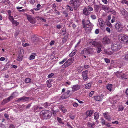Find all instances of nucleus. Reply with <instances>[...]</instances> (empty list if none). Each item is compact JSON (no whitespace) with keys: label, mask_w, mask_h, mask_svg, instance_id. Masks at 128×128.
Masks as SVG:
<instances>
[{"label":"nucleus","mask_w":128,"mask_h":128,"mask_svg":"<svg viewBox=\"0 0 128 128\" xmlns=\"http://www.w3.org/2000/svg\"><path fill=\"white\" fill-rule=\"evenodd\" d=\"M25 107V105L24 104H22L19 106V109L22 110L24 109V108Z\"/></svg>","instance_id":"e433bc0d"},{"label":"nucleus","mask_w":128,"mask_h":128,"mask_svg":"<svg viewBox=\"0 0 128 128\" xmlns=\"http://www.w3.org/2000/svg\"><path fill=\"white\" fill-rule=\"evenodd\" d=\"M81 54H84L85 55L89 54L87 48H84L83 50H82L81 52Z\"/></svg>","instance_id":"412c9836"},{"label":"nucleus","mask_w":128,"mask_h":128,"mask_svg":"<svg viewBox=\"0 0 128 128\" xmlns=\"http://www.w3.org/2000/svg\"><path fill=\"white\" fill-rule=\"evenodd\" d=\"M87 10L89 11H92L93 10V9L92 7L90 6H89L88 7Z\"/></svg>","instance_id":"c03bdc74"},{"label":"nucleus","mask_w":128,"mask_h":128,"mask_svg":"<svg viewBox=\"0 0 128 128\" xmlns=\"http://www.w3.org/2000/svg\"><path fill=\"white\" fill-rule=\"evenodd\" d=\"M119 40L124 44H128V36L123 34H119L118 36Z\"/></svg>","instance_id":"f03ea898"},{"label":"nucleus","mask_w":128,"mask_h":128,"mask_svg":"<svg viewBox=\"0 0 128 128\" xmlns=\"http://www.w3.org/2000/svg\"><path fill=\"white\" fill-rule=\"evenodd\" d=\"M35 2L34 0H30V4H33Z\"/></svg>","instance_id":"052dcab7"},{"label":"nucleus","mask_w":128,"mask_h":128,"mask_svg":"<svg viewBox=\"0 0 128 128\" xmlns=\"http://www.w3.org/2000/svg\"><path fill=\"white\" fill-rule=\"evenodd\" d=\"M90 17L93 20H95L96 18V16L95 15L92 14L91 15Z\"/></svg>","instance_id":"a18cd8bd"},{"label":"nucleus","mask_w":128,"mask_h":128,"mask_svg":"<svg viewBox=\"0 0 128 128\" xmlns=\"http://www.w3.org/2000/svg\"><path fill=\"white\" fill-rule=\"evenodd\" d=\"M87 125L90 128H94L95 126V124L94 122L91 123L88 122L87 123Z\"/></svg>","instance_id":"a211bd4d"},{"label":"nucleus","mask_w":128,"mask_h":128,"mask_svg":"<svg viewBox=\"0 0 128 128\" xmlns=\"http://www.w3.org/2000/svg\"><path fill=\"white\" fill-rule=\"evenodd\" d=\"M80 88L79 86L78 85L74 86L72 87V90L73 92H75L78 90Z\"/></svg>","instance_id":"4be33fe9"},{"label":"nucleus","mask_w":128,"mask_h":128,"mask_svg":"<svg viewBox=\"0 0 128 128\" xmlns=\"http://www.w3.org/2000/svg\"><path fill=\"white\" fill-rule=\"evenodd\" d=\"M101 123L102 125H104L108 127L110 126V125L109 124H108L106 122L105 120L104 119L101 118Z\"/></svg>","instance_id":"5701e85b"},{"label":"nucleus","mask_w":128,"mask_h":128,"mask_svg":"<svg viewBox=\"0 0 128 128\" xmlns=\"http://www.w3.org/2000/svg\"><path fill=\"white\" fill-rule=\"evenodd\" d=\"M4 116L5 117L8 119L9 117L8 115L7 114H4Z\"/></svg>","instance_id":"69168bd1"},{"label":"nucleus","mask_w":128,"mask_h":128,"mask_svg":"<svg viewBox=\"0 0 128 128\" xmlns=\"http://www.w3.org/2000/svg\"><path fill=\"white\" fill-rule=\"evenodd\" d=\"M76 52V50H73L69 54V56L70 57H72L75 54Z\"/></svg>","instance_id":"b1692460"},{"label":"nucleus","mask_w":128,"mask_h":128,"mask_svg":"<svg viewBox=\"0 0 128 128\" xmlns=\"http://www.w3.org/2000/svg\"><path fill=\"white\" fill-rule=\"evenodd\" d=\"M67 6L68 7V8H67L69 10H70L71 11H72L73 10V9L71 7L68 5Z\"/></svg>","instance_id":"5fc2aeb1"},{"label":"nucleus","mask_w":128,"mask_h":128,"mask_svg":"<svg viewBox=\"0 0 128 128\" xmlns=\"http://www.w3.org/2000/svg\"><path fill=\"white\" fill-rule=\"evenodd\" d=\"M104 60L107 63H109L110 62V60L108 58H104Z\"/></svg>","instance_id":"864d4df0"},{"label":"nucleus","mask_w":128,"mask_h":128,"mask_svg":"<svg viewBox=\"0 0 128 128\" xmlns=\"http://www.w3.org/2000/svg\"><path fill=\"white\" fill-rule=\"evenodd\" d=\"M106 23L107 25L110 27L111 26V24L109 21H106Z\"/></svg>","instance_id":"58836bf2"},{"label":"nucleus","mask_w":128,"mask_h":128,"mask_svg":"<svg viewBox=\"0 0 128 128\" xmlns=\"http://www.w3.org/2000/svg\"><path fill=\"white\" fill-rule=\"evenodd\" d=\"M54 75V74L53 73H51V74H49L48 75V78H50L52 77Z\"/></svg>","instance_id":"3c124183"},{"label":"nucleus","mask_w":128,"mask_h":128,"mask_svg":"<svg viewBox=\"0 0 128 128\" xmlns=\"http://www.w3.org/2000/svg\"><path fill=\"white\" fill-rule=\"evenodd\" d=\"M99 115L98 114L97 112H95L94 114V118L95 120L99 118Z\"/></svg>","instance_id":"2f4dec72"},{"label":"nucleus","mask_w":128,"mask_h":128,"mask_svg":"<svg viewBox=\"0 0 128 128\" xmlns=\"http://www.w3.org/2000/svg\"><path fill=\"white\" fill-rule=\"evenodd\" d=\"M87 48L89 53V54H91L94 52V50L92 48Z\"/></svg>","instance_id":"bb28decb"},{"label":"nucleus","mask_w":128,"mask_h":128,"mask_svg":"<svg viewBox=\"0 0 128 128\" xmlns=\"http://www.w3.org/2000/svg\"><path fill=\"white\" fill-rule=\"evenodd\" d=\"M94 94V92L93 91H91L89 94V96L90 97H92Z\"/></svg>","instance_id":"8fccbe9b"},{"label":"nucleus","mask_w":128,"mask_h":128,"mask_svg":"<svg viewBox=\"0 0 128 128\" xmlns=\"http://www.w3.org/2000/svg\"><path fill=\"white\" fill-rule=\"evenodd\" d=\"M51 103H50L46 102L44 104L43 106L45 107V108H47L48 106L50 105Z\"/></svg>","instance_id":"c85d7f7f"},{"label":"nucleus","mask_w":128,"mask_h":128,"mask_svg":"<svg viewBox=\"0 0 128 128\" xmlns=\"http://www.w3.org/2000/svg\"><path fill=\"white\" fill-rule=\"evenodd\" d=\"M74 60V58H70L62 65V67L66 68L68 66L73 62Z\"/></svg>","instance_id":"423d86ee"},{"label":"nucleus","mask_w":128,"mask_h":128,"mask_svg":"<svg viewBox=\"0 0 128 128\" xmlns=\"http://www.w3.org/2000/svg\"><path fill=\"white\" fill-rule=\"evenodd\" d=\"M106 88L108 90L111 91L112 88V84H108L106 86Z\"/></svg>","instance_id":"cd10ccee"},{"label":"nucleus","mask_w":128,"mask_h":128,"mask_svg":"<svg viewBox=\"0 0 128 128\" xmlns=\"http://www.w3.org/2000/svg\"><path fill=\"white\" fill-rule=\"evenodd\" d=\"M35 58V56L34 55H31L30 58L29 59L30 60H32L34 59Z\"/></svg>","instance_id":"de8ad7c7"},{"label":"nucleus","mask_w":128,"mask_h":128,"mask_svg":"<svg viewBox=\"0 0 128 128\" xmlns=\"http://www.w3.org/2000/svg\"><path fill=\"white\" fill-rule=\"evenodd\" d=\"M31 106V103L28 104L26 108V109H29Z\"/></svg>","instance_id":"6e6d98bb"},{"label":"nucleus","mask_w":128,"mask_h":128,"mask_svg":"<svg viewBox=\"0 0 128 128\" xmlns=\"http://www.w3.org/2000/svg\"><path fill=\"white\" fill-rule=\"evenodd\" d=\"M94 99L96 101H101L102 99V97L100 96H97L93 97Z\"/></svg>","instance_id":"6ab92c4d"},{"label":"nucleus","mask_w":128,"mask_h":128,"mask_svg":"<svg viewBox=\"0 0 128 128\" xmlns=\"http://www.w3.org/2000/svg\"><path fill=\"white\" fill-rule=\"evenodd\" d=\"M88 72V70H87L82 72V77L84 80H86L88 79L87 75Z\"/></svg>","instance_id":"f8f14e48"},{"label":"nucleus","mask_w":128,"mask_h":128,"mask_svg":"<svg viewBox=\"0 0 128 128\" xmlns=\"http://www.w3.org/2000/svg\"><path fill=\"white\" fill-rule=\"evenodd\" d=\"M121 25L120 22H118L115 25L116 29L117 30L118 32H121L122 31V28L121 27Z\"/></svg>","instance_id":"6e6552de"},{"label":"nucleus","mask_w":128,"mask_h":128,"mask_svg":"<svg viewBox=\"0 0 128 128\" xmlns=\"http://www.w3.org/2000/svg\"><path fill=\"white\" fill-rule=\"evenodd\" d=\"M95 32L96 34H98L99 32V30L98 29H96L95 31Z\"/></svg>","instance_id":"0e129e2a"},{"label":"nucleus","mask_w":128,"mask_h":128,"mask_svg":"<svg viewBox=\"0 0 128 128\" xmlns=\"http://www.w3.org/2000/svg\"><path fill=\"white\" fill-rule=\"evenodd\" d=\"M31 82V79L29 78H26L25 80V82L26 83H28Z\"/></svg>","instance_id":"c9c22d12"},{"label":"nucleus","mask_w":128,"mask_h":128,"mask_svg":"<svg viewBox=\"0 0 128 128\" xmlns=\"http://www.w3.org/2000/svg\"><path fill=\"white\" fill-rule=\"evenodd\" d=\"M106 30L108 32H110V28L108 27H107L106 28Z\"/></svg>","instance_id":"680f3d73"},{"label":"nucleus","mask_w":128,"mask_h":128,"mask_svg":"<svg viewBox=\"0 0 128 128\" xmlns=\"http://www.w3.org/2000/svg\"><path fill=\"white\" fill-rule=\"evenodd\" d=\"M98 21L100 28L101 29H102L104 27L105 25L104 22L101 18H99Z\"/></svg>","instance_id":"ddd939ff"},{"label":"nucleus","mask_w":128,"mask_h":128,"mask_svg":"<svg viewBox=\"0 0 128 128\" xmlns=\"http://www.w3.org/2000/svg\"><path fill=\"white\" fill-rule=\"evenodd\" d=\"M94 8L96 11H98L100 8V6H99L95 4L94 6Z\"/></svg>","instance_id":"f704fd0d"},{"label":"nucleus","mask_w":128,"mask_h":128,"mask_svg":"<svg viewBox=\"0 0 128 128\" xmlns=\"http://www.w3.org/2000/svg\"><path fill=\"white\" fill-rule=\"evenodd\" d=\"M117 43L116 41L112 43V51H116L121 48V46Z\"/></svg>","instance_id":"39448f33"},{"label":"nucleus","mask_w":128,"mask_h":128,"mask_svg":"<svg viewBox=\"0 0 128 128\" xmlns=\"http://www.w3.org/2000/svg\"><path fill=\"white\" fill-rule=\"evenodd\" d=\"M9 128H15V127L13 124H11Z\"/></svg>","instance_id":"338daca9"},{"label":"nucleus","mask_w":128,"mask_h":128,"mask_svg":"<svg viewBox=\"0 0 128 128\" xmlns=\"http://www.w3.org/2000/svg\"><path fill=\"white\" fill-rule=\"evenodd\" d=\"M99 47H98L97 48V53H99L102 50H101V48H98Z\"/></svg>","instance_id":"603ef678"},{"label":"nucleus","mask_w":128,"mask_h":128,"mask_svg":"<svg viewBox=\"0 0 128 128\" xmlns=\"http://www.w3.org/2000/svg\"><path fill=\"white\" fill-rule=\"evenodd\" d=\"M120 10L121 12V14L122 15L125 16L127 15L128 13L124 8H120Z\"/></svg>","instance_id":"2eb2a0df"},{"label":"nucleus","mask_w":128,"mask_h":128,"mask_svg":"<svg viewBox=\"0 0 128 128\" xmlns=\"http://www.w3.org/2000/svg\"><path fill=\"white\" fill-rule=\"evenodd\" d=\"M92 45L97 47H101L102 46L101 43L100 42L94 41L92 42Z\"/></svg>","instance_id":"dca6fc26"},{"label":"nucleus","mask_w":128,"mask_h":128,"mask_svg":"<svg viewBox=\"0 0 128 128\" xmlns=\"http://www.w3.org/2000/svg\"><path fill=\"white\" fill-rule=\"evenodd\" d=\"M94 25L92 24L89 20H87L85 24L83 26V27L84 28L86 32L89 33L92 30Z\"/></svg>","instance_id":"f257e3e1"},{"label":"nucleus","mask_w":128,"mask_h":128,"mask_svg":"<svg viewBox=\"0 0 128 128\" xmlns=\"http://www.w3.org/2000/svg\"><path fill=\"white\" fill-rule=\"evenodd\" d=\"M67 60V58H65L62 61L60 62L59 63L60 64H62L64 62L66 61Z\"/></svg>","instance_id":"79ce46f5"},{"label":"nucleus","mask_w":128,"mask_h":128,"mask_svg":"<svg viewBox=\"0 0 128 128\" xmlns=\"http://www.w3.org/2000/svg\"><path fill=\"white\" fill-rule=\"evenodd\" d=\"M11 22L13 24L15 25L16 26H17L19 24V22H18L14 20L11 21Z\"/></svg>","instance_id":"72a5a7b5"},{"label":"nucleus","mask_w":128,"mask_h":128,"mask_svg":"<svg viewBox=\"0 0 128 128\" xmlns=\"http://www.w3.org/2000/svg\"><path fill=\"white\" fill-rule=\"evenodd\" d=\"M55 42L54 40H52L50 44L51 46L54 45Z\"/></svg>","instance_id":"4d7b16f0"},{"label":"nucleus","mask_w":128,"mask_h":128,"mask_svg":"<svg viewBox=\"0 0 128 128\" xmlns=\"http://www.w3.org/2000/svg\"><path fill=\"white\" fill-rule=\"evenodd\" d=\"M9 18L10 20L11 21H12V20H13L14 19V18H13V17L11 16H9Z\"/></svg>","instance_id":"bf43d9fd"},{"label":"nucleus","mask_w":128,"mask_h":128,"mask_svg":"<svg viewBox=\"0 0 128 128\" xmlns=\"http://www.w3.org/2000/svg\"><path fill=\"white\" fill-rule=\"evenodd\" d=\"M124 109V108L123 106H120L119 107V110L122 111Z\"/></svg>","instance_id":"13d9d810"},{"label":"nucleus","mask_w":128,"mask_h":128,"mask_svg":"<svg viewBox=\"0 0 128 128\" xmlns=\"http://www.w3.org/2000/svg\"><path fill=\"white\" fill-rule=\"evenodd\" d=\"M83 12L86 16L89 15L90 13V12L88 11V10L86 8H85L83 10Z\"/></svg>","instance_id":"393cba45"},{"label":"nucleus","mask_w":128,"mask_h":128,"mask_svg":"<svg viewBox=\"0 0 128 128\" xmlns=\"http://www.w3.org/2000/svg\"><path fill=\"white\" fill-rule=\"evenodd\" d=\"M40 113L41 115L45 119L49 118L52 115L51 112L48 110H43L40 112Z\"/></svg>","instance_id":"20e7f679"},{"label":"nucleus","mask_w":128,"mask_h":128,"mask_svg":"<svg viewBox=\"0 0 128 128\" xmlns=\"http://www.w3.org/2000/svg\"><path fill=\"white\" fill-rule=\"evenodd\" d=\"M14 97L12 96H9L7 98L4 100L2 102V105H4L6 104L10 101Z\"/></svg>","instance_id":"9d476101"},{"label":"nucleus","mask_w":128,"mask_h":128,"mask_svg":"<svg viewBox=\"0 0 128 128\" xmlns=\"http://www.w3.org/2000/svg\"><path fill=\"white\" fill-rule=\"evenodd\" d=\"M22 59V55H19L18 56L16 60L18 61H21Z\"/></svg>","instance_id":"7c9ffc66"},{"label":"nucleus","mask_w":128,"mask_h":128,"mask_svg":"<svg viewBox=\"0 0 128 128\" xmlns=\"http://www.w3.org/2000/svg\"><path fill=\"white\" fill-rule=\"evenodd\" d=\"M112 14L114 15V16H112V23H113L114 22L116 19L118 17V14H116L115 10H112Z\"/></svg>","instance_id":"f3484780"},{"label":"nucleus","mask_w":128,"mask_h":128,"mask_svg":"<svg viewBox=\"0 0 128 128\" xmlns=\"http://www.w3.org/2000/svg\"><path fill=\"white\" fill-rule=\"evenodd\" d=\"M121 2L122 4H124V3L126 4H128V2L126 0H122Z\"/></svg>","instance_id":"a19ab883"},{"label":"nucleus","mask_w":128,"mask_h":128,"mask_svg":"<svg viewBox=\"0 0 128 128\" xmlns=\"http://www.w3.org/2000/svg\"><path fill=\"white\" fill-rule=\"evenodd\" d=\"M102 9L104 10H107V8L106 6L102 5Z\"/></svg>","instance_id":"37998d69"},{"label":"nucleus","mask_w":128,"mask_h":128,"mask_svg":"<svg viewBox=\"0 0 128 128\" xmlns=\"http://www.w3.org/2000/svg\"><path fill=\"white\" fill-rule=\"evenodd\" d=\"M92 85V84L89 83L86 84L85 88L87 89H89L90 88Z\"/></svg>","instance_id":"473e14b6"},{"label":"nucleus","mask_w":128,"mask_h":128,"mask_svg":"<svg viewBox=\"0 0 128 128\" xmlns=\"http://www.w3.org/2000/svg\"><path fill=\"white\" fill-rule=\"evenodd\" d=\"M32 98H30L29 97H26L25 96H24L20 98H19L18 100V101L22 100L23 102H25L29 100H32Z\"/></svg>","instance_id":"1a4fd4ad"},{"label":"nucleus","mask_w":128,"mask_h":128,"mask_svg":"<svg viewBox=\"0 0 128 128\" xmlns=\"http://www.w3.org/2000/svg\"><path fill=\"white\" fill-rule=\"evenodd\" d=\"M116 75L118 76V77L120 76L121 78L123 79V78L126 79V77L125 74L120 72H118L116 73Z\"/></svg>","instance_id":"4468645a"},{"label":"nucleus","mask_w":128,"mask_h":128,"mask_svg":"<svg viewBox=\"0 0 128 128\" xmlns=\"http://www.w3.org/2000/svg\"><path fill=\"white\" fill-rule=\"evenodd\" d=\"M86 113L87 117L88 116H90L92 115V112L91 110L87 111L86 112Z\"/></svg>","instance_id":"c756f323"},{"label":"nucleus","mask_w":128,"mask_h":128,"mask_svg":"<svg viewBox=\"0 0 128 128\" xmlns=\"http://www.w3.org/2000/svg\"><path fill=\"white\" fill-rule=\"evenodd\" d=\"M84 1L86 2H88L89 4H93L95 2V0H84Z\"/></svg>","instance_id":"a878e982"},{"label":"nucleus","mask_w":128,"mask_h":128,"mask_svg":"<svg viewBox=\"0 0 128 128\" xmlns=\"http://www.w3.org/2000/svg\"><path fill=\"white\" fill-rule=\"evenodd\" d=\"M27 18L28 20L30 23L34 24L36 22V20L32 16L30 15L26 14Z\"/></svg>","instance_id":"0eeeda50"},{"label":"nucleus","mask_w":128,"mask_h":128,"mask_svg":"<svg viewBox=\"0 0 128 128\" xmlns=\"http://www.w3.org/2000/svg\"><path fill=\"white\" fill-rule=\"evenodd\" d=\"M81 0H72L70 1V5L74 8V10H76L80 5Z\"/></svg>","instance_id":"7ed1b4c3"},{"label":"nucleus","mask_w":128,"mask_h":128,"mask_svg":"<svg viewBox=\"0 0 128 128\" xmlns=\"http://www.w3.org/2000/svg\"><path fill=\"white\" fill-rule=\"evenodd\" d=\"M110 42V40L107 37L105 36L103 38L102 42L104 44V45L108 44Z\"/></svg>","instance_id":"9b49d317"},{"label":"nucleus","mask_w":128,"mask_h":128,"mask_svg":"<svg viewBox=\"0 0 128 128\" xmlns=\"http://www.w3.org/2000/svg\"><path fill=\"white\" fill-rule=\"evenodd\" d=\"M59 110H52V112L54 114V116H55L56 115V113L57 112H59Z\"/></svg>","instance_id":"4c0bfd02"},{"label":"nucleus","mask_w":128,"mask_h":128,"mask_svg":"<svg viewBox=\"0 0 128 128\" xmlns=\"http://www.w3.org/2000/svg\"><path fill=\"white\" fill-rule=\"evenodd\" d=\"M104 117L108 120H111V118L110 116L106 113H104L103 114Z\"/></svg>","instance_id":"aec40b11"},{"label":"nucleus","mask_w":128,"mask_h":128,"mask_svg":"<svg viewBox=\"0 0 128 128\" xmlns=\"http://www.w3.org/2000/svg\"><path fill=\"white\" fill-rule=\"evenodd\" d=\"M39 107L38 106H34V112H36V110L38 109V108Z\"/></svg>","instance_id":"09e8293b"},{"label":"nucleus","mask_w":128,"mask_h":128,"mask_svg":"<svg viewBox=\"0 0 128 128\" xmlns=\"http://www.w3.org/2000/svg\"><path fill=\"white\" fill-rule=\"evenodd\" d=\"M70 117L73 120L74 119V115H71L70 116Z\"/></svg>","instance_id":"774afa93"},{"label":"nucleus","mask_w":128,"mask_h":128,"mask_svg":"<svg viewBox=\"0 0 128 128\" xmlns=\"http://www.w3.org/2000/svg\"><path fill=\"white\" fill-rule=\"evenodd\" d=\"M61 107L62 108H60V109L62 110L64 112H66V110L64 109V108H63V106H61Z\"/></svg>","instance_id":"ea45409f"},{"label":"nucleus","mask_w":128,"mask_h":128,"mask_svg":"<svg viewBox=\"0 0 128 128\" xmlns=\"http://www.w3.org/2000/svg\"><path fill=\"white\" fill-rule=\"evenodd\" d=\"M18 31H16L14 34V36L16 37V36L18 35Z\"/></svg>","instance_id":"e2e57ef3"},{"label":"nucleus","mask_w":128,"mask_h":128,"mask_svg":"<svg viewBox=\"0 0 128 128\" xmlns=\"http://www.w3.org/2000/svg\"><path fill=\"white\" fill-rule=\"evenodd\" d=\"M57 120L58 121V122L60 123L63 124V123L62 122V120L61 118H60L59 117H58L57 118Z\"/></svg>","instance_id":"49530a36"}]
</instances>
